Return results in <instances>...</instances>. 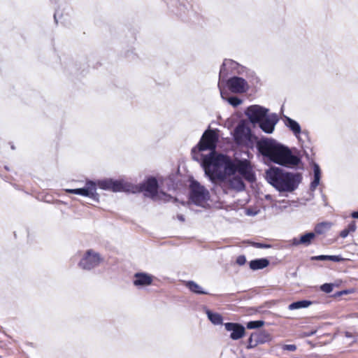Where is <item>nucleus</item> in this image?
Here are the masks:
<instances>
[{
    "label": "nucleus",
    "mask_w": 358,
    "mask_h": 358,
    "mask_svg": "<svg viewBox=\"0 0 358 358\" xmlns=\"http://www.w3.org/2000/svg\"><path fill=\"white\" fill-rule=\"evenodd\" d=\"M315 234L313 232H308L303 235H302L299 238V242H301V245H304L308 246L310 245L312 241L315 238Z\"/></svg>",
    "instance_id": "26"
},
{
    "label": "nucleus",
    "mask_w": 358,
    "mask_h": 358,
    "mask_svg": "<svg viewBox=\"0 0 358 358\" xmlns=\"http://www.w3.org/2000/svg\"><path fill=\"white\" fill-rule=\"evenodd\" d=\"M210 199L208 189L196 181H192L190 185V199L197 206H204Z\"/></svg>",
    "instance_id": "4"
},
{
    "label": "nucleus",
    "mask_w": 358,
    "mask_h": 358,
    "mask_svg": "<svg viewBox=\"0 0 358 358\" xmlns=\"http://www.w3.org/2000/svg\"><path fill=\"white\" fill-rule=\"evenodd\" d=\"M356 230V224L355 222L352 221L350 223L348 227L343 230H342L340 233V236L343 238H346L348 234L351 232H354Z\"/></svg>",
    "instance_id": "27"
},
{
    "label": "nucleus",
    "mask_w": 358,
    "mask_h": 358,
    "mask_svg": "<svg viewBox=\"0 0 358 358\" xmlns=\"http://www.w3.org/2000/svg\"><path fill=\"white\" fill-rule=\"evenodd\" d=\"M312 303H313V302L310 301H308V300L298 301H295V302H293L291 304H289L288 306V308L290 310L305 308H308Z\"/></svg>",
    "instance_id": "24"
},
{
    "label": "nucleus",
    "mask_w": 358,
    "mask_h": 358,
    "mask_svg": "<svg viewBox=\"0 0 358 358\" xmlns=\"http://www.w3.org/2000/svg\"><path fill=\"white\" fill-rule=\"evenodd\" d=\"M257 148L264 157L280 166L292 168L301 162V159L288 147L273 139H262L257 142Z\"/></svg>",
    "instance_id": "2"
},
{
    "label": "nucleus",
    "mask_w": 358,
    "mask_h": 358,
    "mask_svg": "<svg viewBox=\"0 0 358 358\" xmlns=\"http://www.w3.org/2000/svg\"><path fill=\"white\" fill-rule=\"evenodd\" d=\"M227 101L229 102V103H230L234 107H236L242 103L241 99H240L239 98H238L236 96H231V97L227 99Z\"/></svg>",
    "instance_id": "29"
},
{
    "label": "nucleus",
    "mask_w": 358,
    "mask_h": 358,
    "mask_svg": "<svg viewBox=\"0 0 358 358\" xmlns=\"http://www.w3.org/2000/svg\"><path fill=\"white\" fill-rule=\"evenodd\" d=\"M228 176H225L224 185H222L221 179L215 178L214 180L212 181L216 185L220 186L224 194L227 193L228 189H234L237 192L243 191L245 188V184L242 178L239 176H233L232 178H227Z\"/></svg>",
    "instance_id": "6"
},
{
    "label": "nucleus",
    "mask_w": 358,
    "mask_h": 358,
    "mask_svg": "<svg viewBox=\"0 0 358 358\" xmlns=\"http://www.w3.org/2000/svg\"><path fill=\"white\" fill-rule=\"evenodd\" d=\"M245 262H246V258L244 255H240L236 259V263L240 266L244 265L245 264Z\"/></svg>",
    "instance_id": "32"
},
{
    "label": "nucleus",
    "mask_w": 358,
    "mask_h": 358,
    "mask_svg": "<svg viewBox=\"0 0 358 358\" xmlns=\"http://www.w3.org/2000/svg\"><path fill=\"white\" fill-rule=\"evenodd\" d=\"M343 293V294H345V293H346V292H345V291H344V292H341L338 294V295H341Z\"/></svg>",
    "instance_id": "42"
},
{
    "label": "nucleus",
    "mask_w": 358,
    "mask_h": 358,
    "mask_svg": "<svg viewBox=\"0 0 358 358\" xmlns=\"http://www.w3.org/2000/svg\"><path fill=\"white\" fill-rule=\"evenodd\" d=\"M282 348L283 350L294 352L296 350V346L294 344H289V345H284Z\"/></svg>",
    "instance_id": "31"
},
{
    "label": "nucleus",
    "mask_w": 358,
    "mask_h": 358,
    "mask_svg": "<svg viewBox=\"0 0 358 358\" xmlns=\"http://www.w3.org/2000/svg\"><path fill=\"white\" fill-rule=\"evenodd\" d=\"M154 276L147 273L138 272L134 275V285L138 288H143L152 283Z\"/></svg>",
    "instance_id": "13"
},
{
    "label": "nucleus",
    "mask_w": 358,
    "mask_h": 358,
    "mask_svg": "<svg viewBox=\"0 0 358 358\" xmlns=\"http://www.w3.org/2000/svg\"><path fill=\"white\" fill-rule=\"evenodd\" d=\"M278 119L275 114L267 115L259 124V127L267 134H271Z\"/></svg>",
    "instance_id": "15"
},
{
    "label": "nucleus",
    "mask_w": 358,
    "mask_h": 358,
    "mask_svg": "<svg viewBox=\"0 0 358 358\" xmlns=\"http://www.w3.org/2000/svg\"><path fill=\"white\" fill-rule=\"evenodd\" d=\"M66 192L71 194L87 196L96 201H99V194L96 193V186L92 181H87L83 188L66 189Z\"/></svg>",
    "instance_id": "7"
},
{
    "label": "nucleus",
    "mask_w": 358,
    "mask_h": 358,
    "mask_svg": "<svg viewBox=\"0 0 358 358\" xmlns=\"http://www.w3.org/2000/svg\"><path fill=\"white\" fill-rule=\"evenodd\" d=\"M313 173H314V180L310 183V189L314 191L316 187L318 186L321 177V171L319 165L317 164H313Z\"/></svg>",
    "instance_id": "20"
},
{
    "label": "nucleus",
    "mask_w": 358,
    "mask_h": 358,
    "mask_svg": "<svg viewBox=\"0 0 358 358\" xmlns=\"http://www.w3.org/2000/svg\"><path fill=\"white\" fill-rule=\"evenodd\" d=\"M265 174L268 182L280 192L294 191L302 180L301 173L287 172L275 166L266 170Z\"/></svg>",
    "instance_id": "3"
},
{
    "label": "nucleus",
    "mask_w": 358,
    "mask_h": 358,
    "mask_svg": "<svg viewBox=\"0 0 358 358\" xmlns=\"http://www.w3.org/2000/svg\"><path fill=\"white\" fill-rule=\"evenodd\" d=\"M254 245L258 248H267L270 247V245H266V244H263V243H255Z\"/></svg>",
    "instance_id": "34"
},
{
    "label": "nucleus",
    "mask_w": 358,
    "mask_h": 358,
    "mask_svg": "<svg viewBox=\"0 0 358 358\" xmlns=\"http://www.w3.org/2000/svg\"><path fill=\"white\" fill-rule=\"evenodd\" d=\"M218 87H219V88H220V95H221L222 98L223 99H226L224 98V92H223L222 89L220 87V84L218 85Z\"/></svg>",
    "instance_id": "39"
},
{
    "label": "nucleus",
    "mask_w": 358,
    "mask_h": 358,
    "mask_svg": "<svg viewBox=\"0 0 358 358\" xmlns=\"http://www.w3.org/2000/svg\"><path fill=\"white\" fill-rule=\"evenodd\" d=\"M246 214L248 215H255L257 214L256 212H253L252 210L250 209H248L247 210V212H246Z\"/></svg>",
    "instance_id": "37"
},
{
    "label": "nucleus",
    "mask_w": 358,
    "mask_h": 358,
    "mask_svg": "<svg viewBox=\"0 0 358 358\" xmlns=\"http://www.w3.org/2000/svg\"><path fill=\"white\" fill-rule=\"evenodd\" d=\"M103 258L99 253L92 249L87 250L78 263L79 266L84 270H92L100 265Z\"/></svg>",
    "instance_id": "5"
},
{
    "label": "nucleus",
    "mask_w": 358,
    "mask_h": 358,
    "mask_svg": "<svg viewBox=\"0 0 358 358\" xmlns=\"http://www.w3.org/2000/svg\"><path fill=\"white\" fill-rule=\"evenodd\" d=\"M224 327L227 331L231 332L230 338L232 340H238L245 335V327L238 323L227 322L224 324Z\"/></svg>",
    "instance_id": "12"
},
{
    "label": "nucleus",
    "mask_w": 358,
    "mask_h": 358,
    "mask_svg": "<svg viewBox=\"0 0 358 358\" xmlns=\"http://www.w3.org/2000/svg\"><path fill=\"white\" fill-rule=\"evenodd\" d=\"M142 189L145 192V194L152 199H155L158 190V182L155 178H149L142 185Z\"/></svg>",
    "instance_id": "14"
},
{
    "label": "nucleus",
    "mask_w": 358,
    "mask_h": 358,
    "mask_svg": "<svg viewBox=\"0 0 358 358\" xmlns=\"http://www.w3.org/2000/svg\"><path fill=\"white\" fill-rule=\"evenodd\" d=\"M333 224L331 222H322L317 224L314 228V232L316 235H324L331 228Z\"/></svg>",
    "instance_id": "17"
},
{
    "label": "nucleus",
    "mask_w": 358,
    "mask_h": 358,
    "mask_svg": "<svg viewBox=\"0 0 358 358\" xmlns=\"http://www.w3.org/2000/svg\"><path fill=\"white\" fill-rule=\"evenodd\" d=\"M217 136L213 130H208L203 134L198 145L199 151L210 150L211 152L202 158V166L205 173L211 181L215 178L221 179V185H224L225 176H233L236 172L242 176L248 182L255 181V174L252 167L248 159L233 162L229 157L224 155H215V150Z\"/></svg>",
    "instance_id": "1"
},
{
    "label": "nucleus",
    "mask_w": 358,
    "mask_h": 358,
    "mask_svg": "<svg viewBox=\"0 0 358 358\" xmlns=\"http://www.w3.org/2000/svg\"><path fill=\"white\" fill-rule=\"evenodd\" d=\"M292 244L293 245H301V242H299V239H297L296 238H293L292 241Z\"/></svg>",
    "instance_id": "35"
},
{
    "label": "nucleus",
    "mask_w": 358,
    "mask_h": 358,
    "mask_svg": "<svg viewBox=\"0 0 358 358\" xmlns=\"http://www.w3.org/2000/svg\"><path fill=\"white\" fill-rule=\"evenodd\" d=\"M344 334H345V336L347 337V338H353V340H352V343H350V345H352V343H355L357 342V339L354 337L352 334H351L350 332L345 331Z\"/></svg>",
    "instance_id": "33"
},
{
    "label": "nucleus",
    "mask_w": 358,
    "mask_h": 358,
    "mask_svg": "<svg viewBox=\"0 0 358 358\" xmlns=\"http://www.w3.org/2000/svg\"><path fill=\"white\" fill-rule=\"evenodd\" d=\"M98 185L102 189L112 190L113 192L129 191V185L123 180L106 179L99 181Z\"/></svg>",
    "instance_id": "9"
},
{
    "label": "nucleus",
    "mask_w": 358,
    "mask_h": 358,
    "mask_svg": "<svg viewBox=\"0 0 358 358\" xmlns=\"http://www.w3.org/2000/svg\"><path fill=\"white\" fill-rule=\"evenodd\" d=\"M205 313L207 315L208 320L215 325H219L222 324V317L220 313H213L208 309L205 310Z\"/></svg>",
    "instance_id": "21"
},
{
    "label": "nucleus",
    "mask_w": 358,
    "mask_h": 358,
    "mask_svg": "<svg viewBox=\"0 0 358 358\" xmlns=\"http://www.w3.org/2000/svg\"><path fill=\"white\" fill-rule=\"evenodd\" d=\"M311 259L317 261L330 260L335 262H339L342 261L343 258L340 255H318L312 257Z\"/></svg>",
    "instance_id": "23"
},
{
    "label": "nucleus",
    "mask_w": 358,
    "mask_h": 358,
    "mask_svg": "<svg viewBox=\"0 0 358 358\" xmlns=\"http://www.w3.org/2000/svg\"><path fill=\"white\" fill-rule=\"evenodd\" d=\"M351 216L355 219H358V211L352 212Z\"/></svg>",
    "instance_id": "38"
},
{
    "label": "nucleus",
    "mask_w": 358,
    "mask_h": 358,
    "mask_svg": "<svg viewBox=\"0 0 358 358\" xmlns=\"http://www.w3.org/2000/svg\"><path fill=\"white\" fill-rule=\"evenodd\" d=\"M267 113L268 109L258 105L250 106L245 111L246 115L253 124L259 123L267 115Z\"/></svg>",
    "instance_id": "8"
},
{
    "label": "nucleus",
    "mask_w": 358,
    "mask_h": 358,
    "mask_svg": "<svg viewBox=\"0 0 358 358\" xmlns=\"http://www.w3.org/2000/svg\"><path fill=\"white\" fill-rule=\"evenodd\" d=\"M250 268L253 271L263 269L268 266L269 261L266 258L257 259L250 262Z\"/></svg>",
    "instance_id": "18"
},
{
    "label": "nucleus",
    "mask_w": 358,
    "mask_h": 358,
    "mask_svg": "<svg viewBox=\"0 0 358 358\" xmlns=\"http://www.w3.org/2000/svg\"><path fill=\"white\" fill-rule=\"evenodd\" d=\"M195 152H196V148H194L192 150V155H193L192 157L194 160L199 161V159L197 156H196Z\"/></svg>",
    "instance_id": "36"
},
{
    "label": "nucleus",
    "mask_w": 358,
    "mask_h": 358,
    "mask_svg": "<svg viewBox=\"0 0 358 358\" xmlns=\"http://www.w3.org/2000/svg\"><path fill=\"white\" fill-rule=\"evenodd\" d=\"M178 219L181 221H184V218L182 215H178Z\"/></svg>",
    "instance_id": "41"
},
{
    "label": "nucleus",
    "mask_w": 358,
    "mask_h": 358,
    "mask_svg": "<svg viewBox=\"0 0 358 358\" xmlns=\"http://www.w3.org/2000/svg\"><path fill=\"white\" fill-rule=\"evenodd\" d=\"M186 287H188L190 291H192V292H194L196 294H207V292H205L200 285H199L197 283H196L194 281L187 282Z\"/></svg>",
    "instance_id": "25"
},
{
    "label": "nucleus",
    "mask_w": 358,
    "mask_h": 358,
    "mask_svg": "<svg viewBox=\"0 0 358 358\" xmlns=\"http://www.w3.org/2000/svg\"><path fill=\"white\" fill-rule=\"evenodd\" d=\"M227 87L234 93H243L248 89L246 80L242 78L234 76L227 80Z\"/></svg>",
    "instance_id": "11"
},
{
    "label": "nucleus",
    "mask_w": 358,
    "mask_h": 358,
    "mask_svg": "<svg viewBox=\"0 0 358 358\" xmlns=\"http://www.w3.org/2000/svg\"><path fill=\"white\" fill-rule=\"evenodd\" d=\"M54 18H55V21H56V20H56V14H55V15H54Z\"/></svg>",
    "instance_id": "43"
},
{
    "label": "nucleus",
    "mask_w": 358,
    "mask_h": 358,
    "mask_svg": "<svg viewBox=\"0 0 358 358\" xmlns=\"http://www.w3.org/2000/svg\"><path fill=\"white\" fill-rule=\"evenodd\" d=\"M265 334L263 333L255 332L252 333L248 338V348H253L259 343L266 342L264 338Z\"/></svg>",
    "instance_id": "16"
},
{
    "label": "nucleus",
    "mask_w": 358,
    "mask_h": 358,
    "mask_svg": "<svg viewBox=\"0 0 358 358\" xmlns=\"http://www.w3.org/2000/svg\"><path fill=\"white\" fill-rule=\"evenodd\" d=\"M234 138L236 143L246 144L250 141L251 131L243 124H239L234 132Z\"/></svg>",
    "instance_id": "10"
},
{
    "label": "nucleus",
    "mask_w": 358,
    "mask_h": 358,
    "mask_svg": "<svg viewBox=\"0 0 358 358\" xmlns=\"http://www.w3.org/2000/svg\"><path fill=\"white\" fill-rule=\"evenodd\" d=\"M264 322L262 320L250 321L247 323V328L249 329H257L262 327Z\"/></svg>",
    "instance_id": "28"
},
{
    "label": "nucleus",
    "mask_w": 358,
    "mask_h": 358,
    "mask_svg": "<svg viewBox=\"0 0 358 358\" xmlns=\"http://www.w3.org/2000/svg\"><path fill=\"white\" fill-rule=\"evenodd\" d=\"M334 285L331 283H324L320 287V289L325 293H331L333 291Z\"/></svg>",
    "instance_id": "30"
},
{
    "label": "nucleus",
    "mask_w": 358,
    "mask_h": 358,
    "mask_svg": "<svg viewBox=\"0 0 358 358\" xmlns=\"http://www.w3.org/2000/svg\"><path fill=\"white\" fill-rule=\"evenodd\" d=\"M314 334H315V331H311V332H309V333H306V336H313Z\"/></svg>",
    "instance_id": "40"
},
{
    "label": "nucleus",
    "mask_w": 358,
    "mask_h": 358,
    "mask_svg": "<svg viewBox=\"0 0 358 358\" xmlns=\"http://www.w3.org/2000/svg\"><path fill=\"white\" fill-rule=\"evenodd\" d=\"M357 317H358V315H357Z\"/></svg>",
    "instance_id": "44"
},
{
    "label": "nucleus",
    "mask_w": 358,
    "mask_h": 358,
    "mask_svg": "<svg viewBox=\"0 0 358 358\" xmlns=\"http://www.w3.org/2000/svg\"><path fill=\"white\" fill-rule=\"evenodd\" d=\"M285 125L293 132V134L296 137H298L299 135L301 133V126L299 124L290 117H285Z\"/></svg>",
    "instance_id": "19"
},
{
    "label": "nucleus",
    "mask_w": 358,
    "mask_h": 358,
    "mask_svg": "<svg viewBox=\"0 0 358 358\" xmlns=\"http://www.w3.org/2000/svg\"><path fill=\"white\" fill-rule=\"evenodd\" d=\"M238 66V64L231 59H225L221 66L220 71V77L225 73V71L231 69H236Z\"/></svg>",
    "instance_id": "22"
}]
</instances>
